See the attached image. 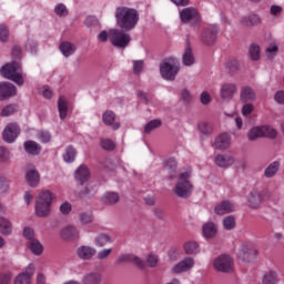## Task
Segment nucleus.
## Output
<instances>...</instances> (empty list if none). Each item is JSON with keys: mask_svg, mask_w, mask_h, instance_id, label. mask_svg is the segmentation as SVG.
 I'll return each mask as SVG.
<instances>
[{"mask_svg": "<svg viewBox=\"0 0 284 284\" xmlns=\"http://www.w3.org/2000/svg\"><path fill=\"white\" fill-rule=\"evenodd\" d=\"M139 10L129 7H118L115 9L116 26L125 32L134 30L139 24Z\"/></svg>", "mask_w": 284, "mask_h": 284, "instance_id": "f257e3e1", "label": "nucleus"}, {"mask_svg": "<svg viewBox=\"0 0 284 284\" xmlns=\"http://www.w3.org/2000/svg\"><path fill=\"white\" fill-rule=\"evenodd\" d=\"M21 70V62L13 60L3 64L0 68V74L3 79H8L9 81H13L17 85L21 87L24 83L23 73L20 72Z\"/></svg>", "mask_w": 284, "mask_h": 284, "instance_id": "f03ea898", "label": "nucleus"}, {"mask_svg": "<svg viewBox=\"0 0 284 284\" xmlns=\"http://www.w3.org/2000/svg\"><path fill=\"white\" fill-rule=\"evenodd\" d=\"M191 176L192 173H190V171L180 174L179 181L175 187L173 189V193L179 199H190L192 196L194 185L189 180Z\"/></svg>", "mask_w": 284, "mask_h": 284, "instance_id": "7ed1b4c3", "label": "nucleus"}, {"mask_svg": "<svg viewBox=\"0 0 284 284\" xmlns=\"http://www.w3.org/2000/svg\"><path fill=\"white\" fill-rule=\"evenodd\" d=\"M52 192L42 191L39 193L36 200V214L40 219H45V216H50V212L52 209Z\"/></svg>", "mask_w": 284, "mask_h": 284, "instance_id": "20e7f679", "label": "nucleus"}, {"mask_svg": "<svg viewBox=\"0 0 284 284\" xmlns=\"http://www.w3.org/2000/svg\"><path fill=\"white\" fill-rule=\"evenodd\" d=\"M181 68L179 59L168 58L160 64V74L165 81H174Z\"/></svg>", "mask_w": 284, "mask_h": 284, "instance_id": "39448f33", "label": "nucleus"}, {"mask_svg": "<svg viewBox=\"0 0 284 284\" xmlns=\"http://www.w3.org/2000/svg\"><path fill=\"white\" fill-rule=\"evenodd\" d=\"M109 39L114 48H120L121 50H125L130 45V41H132L130 33H125L123 29H111L109 31Z\"/></svg>", "mask_w": 284, "mask_h": 284, "instance_id": "423d86ee", "label": "nucleus"}, {"mask_svg": "<svg viewBox=\"0 0 284 284\" xmlns=\"http://www.w3.org/2000/svg\"><path fill=\"white\" fill-rule=\"evenodd\" d=\"M217 37L219 27L216 24H211L202 30L200 39L204 45H214V43H216Z\"/></svg>", "mask_w": 284, "mask_h": 284, "instance_id": "0eeeda50", "label": "nucleus"}, {"mask_svg": "<svg viewBox=\"0 0 284 284\" xmlns=\"http://www.w3.org/2000/svg\"><path fill=\"white\" fill-rule=\"evenodd\" d=\"M180 19L182 23H191V26L201 23V14L195 8H184L180 11Z\"/></svg>", "mask_w": 284, "mask_h": 284, "instance_id": "6e6552de", "label": "nucleus"}, {"mask_svg": "<svg viewBox=\"0 0 284 284\" xmlns=\"http://www.w3.org/2000/svg\"><path fill=\"white\" fill-rule=\"evenodd\" d=\"M213 265L217 272H224L225 274L234 272V260L230 255H220L215 258Z\"/></svg>", "mask_w": 284, "mask_h": 284, "instance_id": "1a4fd4ad", "label": "nucleus"}, {"mask_svg": "<svg viewBox=\"0 0 284 284\" xmlns=\"http://www.w3.org/2000/svg\"><path fill=\"white\" fill-rule=\"evenodd\" d=\"M270 199H272V194L268 192L253 191L248 195L250 207L256 210L261 207V203H263V201H267Z\"/></svg>", "mask_w": 284, "mask_h": 284, "instance_id": "9d476101", "label": "nucleus"}, {"mask_svg": "<svg viewBox=\"0 0 284 284\" xmlns=\"http://www.w3.org/2000/svg\"><path fill=\"white\" fill-rule=\"evenodd\" d=\"M20 132H21V129H19V124L9 123L2 132V139L3 141H6V143H14Z\"/></svg>", "mask_w": 284, "mask_h": 284, "instance_id": "9b49d317", "label": "nucleus"}, {"mask_svg": "<svg viewBox=\"0 0 284 284\" xmlns=\"http://www.w3.org/2000/svg\"><path fill=\"white\" fill-rule=\"evenodd\" d=\"M237 92V87L235 83H224L220 89V97L223 101H232Z\"/></svg>", "mask_w": 284, "mask_h": 284, "instance_id": "f8f14e48", "label": "nucleus"}, {"mask_svg": "<svg viewBox=\"0 0 284 284\" xmlns=\"http://www.w3.org/2000/svg\"><path fill=\"white\" fill-rule=\"evenodd\" d=\"M194 267V257H186L172 267L173 274H183Z\"/></svg>", "mask_w": 284, "mask_h": 284, "instance_id": "ddd939ff", "label": "nucleus"}, {"mask_svg": "<svg viewBox=\"0 0 284 284\" xmlns=\"http://www.w3.org/2000/svg\"><path fill=\"white\" fill-rule=\"evenodd\" d=\"M37 268L34 267V264H29L26 268V272L20 273L16 280L14 284H30L32 276H34V271Z\"/></svg>", "mask_w": 284, "mask_h": 284, "instance_id": "4468645a", "label": "nucleus"}, {"mask_svg": "<svg viewBox=\"0 0 284 284\" xmlns=\"http://www.w3.org/2000/svg\"><path fill=\"white\" fill-rule=\"evenodd\" d=\"M17 87L10 82H0V101H7L10 97H16Z\"/></svg>", "mask_w": 284, "mask_h": 284, "instance_id": "2eb2a0df", "label": "nucleus"}, {"mask_svg": "<svg viewBox=\"0 0 284 284\" xmlns=\"http://www.w3.org/2000/svg\"><path fill=\"white\" fill-rule=\"evenodd\" d=\"M196 62V58L194 57V51L192 50V44L190 43V39H186V44L184 49V53L182 54V63L187 68L194 65Z\"/></svg>", "mask_w": 284, "mask_h": 284, "instance_id": "dca6fc26", "label": "nucleus"}, {"mask_svg": "<svg viewBox=\"0 0 284 284\" xmlns=\"http://www.w3.org/2000/svg\"><path fill=\"white\" fill-rule=\"evenodd\" d=\"M26 179L30 187H37V185H39V181H41V176L33 165L28 166Z\"/></svg>", "mask_w": 284, "mask_h": 284, "instance_id": "f3484780", "label": "nucleus"}, {"mask_svg": "<svg viewBox=\"0 0 284 284\" xmlns=\"http://www.w3.org/2000/svg\"><path fill=\"white\" fill-rule=\"evenodd\" d=\"M102 121L104 125H110L112 130H119V128H121V123L114 122L116 121V113H114L113 111H105L102 114Z\"/></svg>", "mask_w": 284, "mask_h": 284, "instance_id": "a211bd4d", "label": "nucleus"}, {"mask_svg": "<svg viewBox=\"0 0 284 284\" xmlns=\"http://www.w3.org/2000/svg\"><path fill=\"white\" fill-rule=\"evenodd\" d=\"M77 254H78L79 258H81L82 261H90L93 256L97 255V248L87 246V245H82V246L78 247Z\"/></svg>", "mask_w": 284, "mask_h": 284, "instance_id": "6ab92c4d", "label": "nucleus"}, {"mask_svg": "<svg viewBox=\"0 0 284 284\" xmlns=\"http://www.w3.org/2000/svg\"><path fill=\"white\" fill-rule=\"evenodd\" d=\"M241 103H252L256 101V93L253 88L243 87L240 93Z\"/></svg>", "mask_w": 284, "mask_h": 284, "instance_id": "aec40b11", "label": "nucleus"}, {"mask_svg": "<svg viewBox=\"0 0 284 284\" xmlns=\"http://www.w3.org/2000/svg\"><path fill=\"white\" fill-rule=\"evenodd\" d=\"M60 235L63 241H74L79 239V231L75 226L69 225L61 230Z\"/></svg>", "mask_w": 284, "mask_h": 284, "instance_id": "412c9836", "label": "nucleus"}, {"mask_svg": "<svg viewBox=\"0 0 284 284\" xmlns=\"http://www.w3.org/2000/svg\"><path fill=\"white\" fill-rule=\"evenodd\" d=\"M103 283V275L99 272H90L82 276V284H101Z\"/></svg>", "mask_w": 284, "mask_h": 284, "instance_id": "4be33fe9", "label": "nucleus"}, {"mask_svg": "<svg viewBox=\"0 0 284 284\" xmlns=\"http://www.w3.org/2000/svg\"><path fill=\"white\" fill-rule=\"evenodd\" d=\"M232 139L230 138V134L222 133L220 134L214 142L215 150H227L230 148Z\"/></svg>", "mask_w": 284, "mask_h": 284, "instance_id": "5701e85b", "label": "nucleus"}, {"mask_svg": "<svg viewBox=\"0 0 284 284\" xmlns=\"http://www.w3.org/2000/svg\"><path fill=\"white\" fill-rule=\"evenodd\" d=\"M215 164L217 168L227 170V168H232V165H234V158L231 155L219 154L215 156Z\"/></svg>", "mask_w": 284, "mask_h": 284, "instance_id": "b1692460", "label": "nucleus"}, {"mask_svg": "<svg viewBox=\"0 0 284 284\" xmlns=\"http://www.w3.org/2000/svg\"><path fill=\"white\" fill-rule=\"evenodd\" d=\"M234 204L230 201H223L220 204H217L214 209L215 214L219 216H223V214H230L234 212Z\"/></svg>", "mask_w": 284, "mask_h": 284, "instance_id": "393cba45", "label": "nucleus"}, {"mask_svg": "<svg viewBox=\"0 0 284 284\" xmlns=\"http://www.w3.org/2000/svg\"><path fill=\"white\" fill-rule=\"evenodd\" d=\"M23 148L24 152H27V154H30L31 156H37L41 154V144L32 140L26 141Z\"/></svg>", "mask_w": 284, "mask_h": 284, "instance_id": "a878e982", "label": "nucleus"}, {"mask_svg": "<svg viewBox=\"0 0 284 284\" xmlns=\"http://www.w3.org/2000/svg\"><path fill=\"white\" fill-rule=\"evenodd\" d=\"M121 201V196L116 192H106L101 197L103 205H116Z\"/></svg>", "mask_w": 284, "mask_h": 284, "instance_id": "bb28decb", "label": "nucleus"}, {"mask_svg": "<svg viewBox=\"0 0 284 284\" xmlns=\"http://www.w3.org/2000/svg\"><path fill=\"white\" fill-rule=\"evenodd\" d=\"M178 165H179V163L176 162V159H174V158H170V159L165 160L164 170L166 172H169V178L170 179H174V176H176Z\"/></svg>", "mask_w": 284, "mask_h": 284, "instance_id": "cd10ccee", "label": "nucleus"}, {"mask_svg": "<svg viewBox=\"0 0 284 284\" xmlns=\"http://www.w3.org/2000/svg\"><path fill=\"white\" fill-rule=\"evenodd\" d=\"M281 170V162L274 161L272 162L265 170H264V176L265 179H273V176H276V173Z\"/></svg>", "mask_w": 284, "mask_h": 284, "instance_id": "c85d7f7f", "label": "nucleus"}, {"mask_svg": "<svg viewBox=\"0 0 284 284\" xmlns=\"http://www.w3.org/2000/svg\"><path fill=\"white\" fill-rule=\"evenodd\" d=\"M75 179L80 183H84V181H88L90 179V170H88V166L80 165L75 171Z\"/></svg>", "mask_w": 284, "mask_h": 284, "instance_id": "c756f323", "label": "nucleus"}, {"mask_svg": "<svg viewBox=\"0 0 284 284\" xmlns=\"http://www.w3.org/2000/svg\"><path fill=\"white\" fill-rule=\"evenodd\" d=\"M60 52L63 54V57H72L74 52H77V47L70 42H62L60 43Z\"/></svg>", "mask_w": 284, "mask_h": 284, "instance_id": "7c9ffc66", "label": "nucleus"}, {"mask_svg": "<svg viewBox=\"0 0 284 284\" xmlns=\"http://www.w3.org/2000/svg\"><path fill=\"white\" fill-rule=\"evenodd\" d=\"M241 23L246 28H252L253 26H261V18L256 14H251L242 18Z\"/></svg>", "mask_w": 284, "mask_h": 284, "instance_id": "2f4dec72", "label": "nucleus"}, {"mask_svg": "<svg viewBox=\"0 0 284 284\" xmlns=\"http://www.w3.org/2000/svg\"><path fill=\"white\" fill-rule=\"evenodd\" d=\"M0 232L3 234V236H10V234H12V222L0 216Z\"/></svg>", "mask_w": 284, "mask_h": 284, "instance_id": "473e14b6", "label": "nucleus"}, {"mask_svg": "<svg viewBox=\"0 0 284 284\" xmlns=\"http://www.w3.org/2000/svg\"><path fill=\"white\" fill-rule=\"evenodd\" d=\"M58 110L60 114V119L63 121L65 116H68V99L65 97H60L58 100Z\"/></svg>", "mask_w": 284, "mask_h": 284, "instance_id": "72a5a7b5", "label": "nucleus"}, {"mask_svg": "<svg viewBox=\"0 0 284 284\" xmlns=\"http://www.w3.org/2000/svg\"><path fill=\"white\" fill-rule=\"evenodd\" d=\"M197 130L201 132V134H204V136H210V134L214 133V124L202 121L197 124Z\"/></svg>", "mask_w": 284, "mask_h": 284, "instance_id": "f704fd0d", "label": "nucleus"}, {"mask_svg": "<svg viewBox=\"0 0 284 284\" xmlns=\"http://www.w3.org/2000/svg\"><path fill=\"white\" fill-rule=\"evenodd\" d=\"M216 225L214 222H207L203 225V234L205 239H214L216 236Z\"/></svg>", "mask_w": 284, "mask_h": 284, "instance_id": "c9c22d12", "label": "nucleus"}, {"mask_svg": "<svg viewBox=\"0 0 284 284\" xmlns=\"http://www.w3.org/2000/svg\"><path fill=\"white\" fill-rule=\"evenodd\" d=\"M248 141H256L263 139V126H253L247 133Z\"/></svg>", "mask_w": 284, "mask_h": 284, "instance_id": "e433bc0d", "label": "nucleus"}, {"mask_svg": "<svg viewBox=\"0 0 284 284\" xmlns=\"http://www.w3.org/2000/svg\"><path fill=\"white\" fill-rule=\"evenodd\" d=\"M29 247L36 256H41V254H43V244H41L39 240H32L29 242Z\"/></svg>", "mask_w": 284, "mask_h": 284, "instance_id": "4c0bfd02", "label": "nucleus"}, {"mask_svg": "<svg viewBox=\"0 0 284 284\" xmlns=\"http://www.w3.org/2000/svg\"><path fill=\"white\" fill-rule=\"evenodd\" d=\"M226 69L229 70L230 74H236L241 70L239 60H236L235 58L229 59L226 61Z\"/></svg>", "mask_w": 284, "mask_h": 284, "instance_id": "58836bf2", "label": "nucleus"}, {"mask_svg": "<svg viewBox=\"0 0 284 284\" xmlns=\"http://www.w3.org/2000/svg\"><path fill=\"white\" fill-rule=\"evenodd\" d=\"M184 252L185 254L192 255V254H199V243L195 241H190L184 243Z\"/></svg>", "mask_w": 284, "mask_h": 284, "instance_id": "ea45409f", "label": "nucleus"}, {"mask_svg": "<svg viewBox=\"0 0 284 284\" xmlns=\"http://www.w3.org/2000/svg\"><path fill=\"white\" fill-rule=\"evenodd\" d=\"M278 283V275L274 271H268L263 277V284H276Z\"/></svg>", "mask_w": 284, "mask_h": 284, "instance_id": "a19ab883", "label": "nucleus"}, {"mask_svg": "<svg viewBox=\"0 0 284 284\" xmlns=\"http://www.w3.org/2000/svg\"><path fill=\"white\" fill-rule=\"evenodd\" d=\"M100 145H101L102 150H105L106 152H112V150H115V148H116V143H114V141H112L108 138L101 139Z\"/></svg>", "mask_w": 284, "mask_h": 284, "instance_id": "79ce46f5", "label": "nucleus"}, {"mask_svg": "<svg viewBox=\"0 0 284 284\" xmlns=\"http://www.w3.org/2000/svg\"><path fill=\"white\" fill-rule=\"evenodd\" d=\"M248 54L251 61H258L261 59V47L256 44H251L248 49Z\"/></svg>", "mask_w": 284, "mask_h": 284, "instance_id": "37998d69", "label": "nucleus"}, {"mask_svg": "<svg viewBox=\"0 0 284 284\" xmlns=\"http://www.w3.org/2000/svg\"><path fill=\"white\" fill-rule=\"evenodd\" d=\"M65 163H72L77 159V149L68 146L65 153L63 154Z\"/></svg>", "mask_w": 284, "mask_h": 284, "instance_id": "c03bdc74", "label": "nucleus"}, {"mask_svg": "<svg viewBox=\"0 0 284 284\" xmlns=\"http://www.w3.org/2000/svg\"><path fill=\"white\" fill-rule=\"evenodd\" d=\"M262 134H263V138H266V139H276V136H278L276 129L267 125L262 126Z\"/></svg>", "mask_w": 284, "mask_h": 284, "instance_id": "a18cd8bd", "label": "nucleus"}, {"mask_svg": "<svg viewBox=\"0 0 284 284\" xmlns=\"http://www.w3.org/2000/svg\"><path fill=\"white\" fill-rule=\"evenodd\" d=\"M79 195L87 196L88 199H94L97 190L94 186L87 185L80 191Z\"/></svg>", "mask_w": 284, "mask_h": 284, "instance_id": "49530a36", "label": "nucleus"}, {"mask_svg": "<svg viewBox=\"0 0 284 284\" xmlns=\"http://www.w3.org/2000/svg\"><path fill=\"white\" fill-rule=\"evenodd\" d=\"M162 122L159 119L151 120L149 123L145 124L144 126V133L150 134L152 130H156V128H161Z\"/></svg>", "mask_w": 284, "mask_h": 284, "instance_id": "de8ad7c7", "label": "nucleus"}, {"mask_svg": "<svg viewBox=\"0 0 284 284\" xmlns=\"http://www.w3.org/2000/svg\"><path fill=\"white\" fill-rule=\"evenodd\" d=\"M19 105L17 104H8L1 111V116H12L16 112H18Z\"/></svg>", "mask_w": 284, "mask_h": 284, "instance_id": "09e8293b", "label": "nucleus"}, {"mask_svg": "<svg viewBox=\"0 0 284 284\" xmlns=\"http://www.w3.org/2000/svg\"><path fill=\"white\" fill-rule=\"evenodd\" d=\"M112 239L108 234H100L98 237H95V244L98 247H104V245H108Z\"/></svg>", "mask_w": 284, "mask_h": 284, "instance_id": "8fccbe9b", "label": "nucleus"}, {"mask_svg": "<svg viewBox=\"0 0 284 284\" xmlns=\"http://www.w3.org/2000/svg\"><path fill=\"white\" fill-rule=\"evenodd\" d=\"M224 230H234L236 227V219L232 215L224 217L223 220Z\"/></svg>", "mask_w": 284, "mask_h": 284, "instance_id": "3c124183", "label": "nucleus"}, {"mask_svg": "<svg viewBox=\"0 0 284 284\" xmlns=\"http://www.w3.org/2000/svg\"><path fill=\"white\" fill-rule=\"evenodd\" d=\"M239 256L244 261V263H250L252 258V251L247 247H243L239 251Z\"/></svg>", "mask_w": 284, "mask_h": 284, "instance_id": "603ef678", "label": "nucleus"}, {"mask_svg": "<svg viewBox=\"0 0 284 284\" xmlns=\"http://www.w3.org/2000/svg\"><path fill=\"white\" fill-rule=\"evenodd\" d=\"M79 219L82 225H88L94 221L92 213H80Z\"/></svg>", "mask_w": 284, "mask_h": 284, "instance_id": "864d4df0", "label": "nucleus"}, {"mask_svg": "<svg viewBox=\"0 0 284 284\" xmlns=\"http://www.w3.org/2000/svg\"><path fill=\"white\" fill-rule=\"evenodd\" d=\"M38 139L41 143H50V141H52V135L48 131H39Z\"/></svg>", "mask_w": 284, "mask_h": 284, "instance_id": "5fc2aeb1", "label": "nucleus"}, {"mask_svg": "<svg viewBox=\"0 0 284 284\" xmlns=\"http://www.w3.org/2000/svg\"><path fill=\"white\" fill-rule=\"evenodd\" d=\"M54 12L58 17H68V8L63 3L57 4Z\"/></svg>", "mask_w": 284, "mask_h": 284, "instance_id": "6e6d98bb", "label": "nucleus"}, {"mask_svg": "<svg viewBox=\"0 0 284 284\" xmlns=\"http://www.w3.org/2000/svg\"><path fill=\"white\" fill-rule=\"evenodd\" d=\"M9 34L10 31L8 30V27H6V24H0V41L2 43H6L8 41Z\"/></svg>", "mask_w": 284, "mask_h": 284, "instance_id": "4d7b16f0", "label": "nucleus"}, {"mask_svg": "<svg viewBox=\"0 0 284 284\" xmlns=\"http://www.w3.org/2000/svg\"><path fill=\"white\" fill-rule=\"evenodd\" d=\"M84 24L87 26V28H97V26H99V19L94 16H89L84 20Z\"/></svg>", "mask_w": 284, "mask_h": 284, "instance_id": "13d9d810", "label": "nucleus"}, {"mask_svg": "<svg viewBox=\"0 0 284 284\" xmlns=\"http://www.w3.org/2000/svg\"><path fill=\"white\" fill-rule=\"evenodd\" d=\"M243 104H244L242 106L243 116H250V114H252V112H254V104H252V102H246Z\"/></svg>", "mask_w": 284, "mask_h": 284, "instance_id": "bf43d9fd", "label": "nucleus"}, {"mask_svg": "<svg viewBox=\"0 0 284 284\" xmlns=\"http://www.w3.org/2000/svg\"><path fill=\"white\" fill-rule=\"evenodd\" d=\"M144 62L143 60L133 61V72L134 74H141L143 72Z\"/></svg>", "mask_w": 284, "mask_h": 284, "instance_id": "052dcab7", "label": "nucleus"}, {"mask_svg": "<svg viewBox=\"0 0 284 284\" xmlns=\"http://www.w3.org/2000/svg\"><path fill=\"white\" fill-rule=\"evenodd\" d=\"M23 236H24V239H27V241H29V243L34 241V229L24 227L23 229Z\"/></svg>", "mask_w": 284, "mask_h": 284, "instance_id": "680f3d73", "label": "nucleus"}, {"mask_svg": "<svg viewBox=\"0 0 284 284\" xmlns=\"http://www.w3.org/2000/svg\"><path fill=\"white\" fill-rule=\"evenodd\" d=\"M132 254H122L116 258L115 263L118 265H121V263H132Z\"/></svg>", "mask_w": 284, "mask_h": 284, "instance_id": "e2e57ef3", "label": "nucleus"}, {"mask_svg": "<svg viewBox=\"0 0 284 284\" xmlns=\"http://www.w3.org/2000/svg\"><path fill=\"white\" fill-rule=\"evenodd\" d=\"M10 159V151L8 149L0 146V163H6Z\"/></svg>", "mask_w": 284, "mask_h": 284, "instance_id": "0e129e2a", "label": "nucleus"}, {"mask_svg": "<svg viewBox=\"0 0 284 284\" xmlns=\"http://www.w3.org/2000/svg\"><path fill=\"white\" fill-rule=\"evenodd\" d=\"M12 61H21V47H13L11 52Z\"/></svg>", "mask_w": 284, "mask_h": 284, "instance_id": "69168bd1", "label": "nucleus"}, {"mask_svg": "<svg viewBox=\"0 0 284 284\" xmlns=\"http://www.w3.org/2000/svg\"><path fill=\"white\" fill-rule=\"evenodd\" d=\"M12 281L11 273H1L0 274V284H10Z\"/></svg>", "mask_w": 284, "mask_h": 284, "instance_id": "338daca9", "label": "nucleus"}, {"mask_svg": "<svg viewBox=\"0 0 284 284\" xmlns=\"http://www.w3.org/2000/svg\"><path fill=\"white\" fill-rule=\"evenodd\" d=\"M274 100L280 104L284 105V90H280L275 93Z\"/></svg>", "mask_w": 284, "mask_h": 284, "instance_id": "774afa93", "label": "nucleus"}]
</instances>
